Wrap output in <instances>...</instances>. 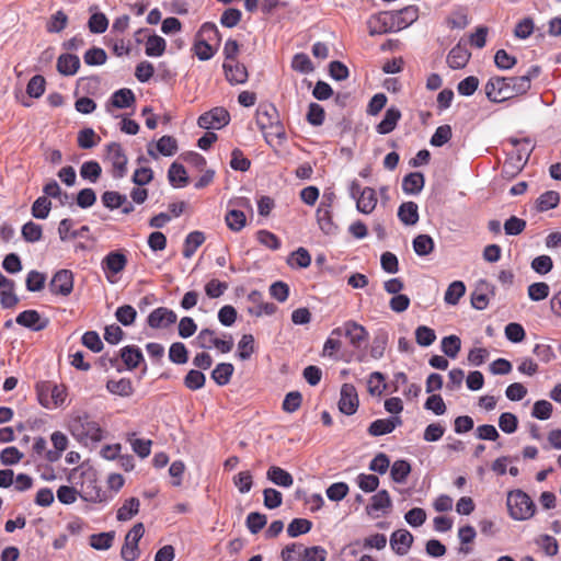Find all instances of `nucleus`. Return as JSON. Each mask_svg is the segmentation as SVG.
Instances as JSON below:
<instances>
[{
	"mask_svg": "<svg viewBox=\"0 0 561 561\" xmlns=\"http://www.w3.org/2000/svg\"><path fill=\"white\" fill-rule=\"evenodd\" d=\"M136 101L135 94L130 89L123 88L115 91L111 99L107 101L105 107L108 113L112 108H127L130 107Z\"/></svg>",
	"mask_w": 561,
	"mask_h": 561,
	"instance_id": "aec40b11",
	"label": "nucleus"
},
{
	"mask_svg": "<svg viewBox=\"0 0 561 561\" xmlns=\"http://www.w3.org/2000/svg\"><path fill=\"white\" fill-rule=\"evenodd\" d=\"M506 505L510 516L515 520H528L536 512L531 497L519 489L508 492Z\"/></svg>",
	"mask_w": 561,
	"mask_h": 561,
	"instance_id": "7ed1b4c3",
	"label": "nucleus"
},
{
	"mask_svg": "<svg viewBox=\"0 0 561 561\" xmlns=\"http://www.w3.org/2000/svg\"><path fill=\"white\" fill-rule=\"evenodd\" d=\"M140 502L137 497H130L124 502V504L117 511V519L119 522H126L131 519L139 512Z\"/></svg>",
	"mask_w": 561,
	"mask_h": 561,
	"instance_id": "37998d69",
	"label": "nucleus"
},
{
	"mask_svg": "<svg viewBox=\"0 0 561 561\" xmlns=\"http://www.w3.org/2000/svg\"><path fill=\"white\" fill-rule=\"evenodd\" d=\"M413 250L420 256L428 255L434 250V240L428 234H419L413 239Z\"/></svg>",
	"mask_w": 561,
	"mask_h": 561,
	"instance_id": "49530a36",
	"label": "nucleus"
},
{
	"mask_svg": "<svg viewBox=\"0 0 561 561\" xmlns=\"http://www.w3.org/2000/svg\"><path fill=\"white\" fill-rule=\"evenodd\" d=\"M50 440L53 443L54 449L46 451L45 460L48 462H56L61 458L62 453L68 448V437L59 431H56L51 434Z\"/></svg>",
	"mask_w": 561,
	"mask_h": 561,
	"instance_id": "5701e85b",
	"label": "nucleus"
},
{
	"mask_svg": "<svg viewBox=\"0 0 561 561\" xmlns=\"http://www.w3.org/2000/svg\"><path fill=\"white\" fill-rule=\"evenodd\" d=\"M88 27L91 33L102 34L108 27V19L102 12L93 13L88 21Z\"/></svg>",
	"mask_w": 561,
	"mask_h": 561,
	"instance_id": "4d7b16f0",
	"label": "nucleus"
},
{
	"mask_svg": "<svg viewBox=\"0 0 561 561\" xmlns=\"http://www.w3.org/2000/svg\"><path fill=\"white\" fill-rule=\"evenodd\" d=\"M51 209V202L46 196H39L32 205L31 214L36 219H46Z\"/></svg>",
	"mask_w": 561,
	"mask_h": 561,
	"instance_id": "603ef678",
	"label": "nucleus"
},
{
	"mask_svg": "<svg viewBox=\"0 0 561 561\" xmlns=\"http://www.w3.org/2000/svg\"><path fill=\"white\" fill-rule=\"evenodd\" d=\"M367 27L371 36L397 31L392 12H380L371 15L367 21Z\"/></svg>",
	"mask_w": 561,
	"mask_h": 561,
	"instance_id": "9b49d317",
	"label": "nucleus"
},
{
	"mask_svg": "<svg viewBox=\"0 0 561 561\" xmlns=\"http://www.w3.org/2000/svg\"><path fill=\"white\" fill-rule=\"evenodd\" d=\"M359 400L356 388L352 383L341 387L339 410L345 415H353L358 409Z\"/></svg>",
	"mask_w": 561,
	"mask_h": 561,
	"instance_id": "f8f14e48",
	"label": "nucleus"
},
{
	"mask_svg": "<svg viewBox=\"0 0 561 561\" xmlns=\"http://www.w3.org/2000/svg\"><path fill=\"white\" fill-rule=\"evenodd\" d=\"M205 234L202 231L190 232L184 241L183 256L186 259L192 257L197 249L205 242Z\"/></svg>",
	"mask_w": 561,
	"mask_h": 561,
	"instance_id": "c9c22d12",
	"label": "nucleus"
},
{
	"mask_svg": "<svg viewBox=\"0 0 561 561\" xmlns=\"http://www.w3.org/2000/svg\"><path fill=\"white\" fill-rule=\"evenodd\" d=\"M266 476L267 479L273 483L283 488H290L294 483L293 476L288 471L277 466L270 467Z\"/></svg>",
	"mask_w": 561,
	"mask_h": 561,
	"instance_id": "e433bc0d",
	"label": "nucleus"
},
{
	"mask_svg": "<svg viewBox=\"0 0 561 561\" xmlns=\"http://www.w3.org/2000/svg\"><path fill=\"white\" fill-rule=\"evenodd\" d=\"M327 556L323 547L305 548L299 543H289L280 552L283 561H325Z\"/></svg>",
	"mask_w": 561,
	"mask_h": 561,
	"instance_id": "39448f33",
	"label": "nucleus"
},
{
	"mask_svg": "<svg viewBox=\"0 0 561 561\" xmlns=\"http://www.w3.org/2000/svg\"><path fill=\"white\" fill-rule=\"evenodd\" d=\"M332 334L337 337L345 336L348 340V344L354 350L362 348L369 339L368 331L362 324L353 320L345 321L341 327L333 329Z\"/></svg>",
	"mask_w": 561,
	"mask_h": 561,
	"instance_id": "0eeeda50",
	"label": "nucleus"
},
{
	"mask_svg": "<svg viewBox=\"0 0 561 561\" xmlns=\"http://www.w3.org/2000/svg\"><path fill=\"white\" fill-rule=\"evenodd\" d=\"M83 60L88 66H102L107 60V55L103 48L92 47L83 55Z\"/></svg>",
	"mask_w": 561,
	"mask_h": 561,
	"instance_id": "13d9d810",
	"label": "nucleus"
},
{
	"mask_svg": "<svg viewBox=\"0 0 561 561\" xmlns=\"http://www.w3.org/2000/svg\"><path fill=\"white\" fill-rule=\"evenodd\" d=\"M145 534L142 523L135 524L125 536V542L121 550V556L125 561H135L139 558L140 551L138 542Z\"/></svg>",
	"mask_w": 561,
	"mask_h": 561,
	"instance_id": "6e6552de",
	"label": "nucleus"
},
{
	"mask_svg": "<svg viewBox=\"0 0 561 561\" xmlns=\"http://www.w3.org/2000/svg\"><path fill=\"white\" fill-rule=\"evenodd\" d=\"M121 358L128 369H135L144 360L140 348L136 345H127L121 350Z\"/></svg>",
	"mask_w": 561,
	"mask_h": 561,
	"instance_id": "473e14b6",
	"label": "nucleus"
},
{
	"mask_svg": "<svg viewBox=\"0 0 561 561\" xmlns=\"http://www.w3.org/2000/svg\"><path fill=\"white\" fill-rule=\"evenodd\" d=\"M127 265V257L124 253L118 251L110 252L102 260V268L106 275V278L113 283L111 275H116L125 270Z\"/></svg>",
	"mask_w": 561,
	"mask_h": 561,
	"instance_id": "dca6fc26",
	"label": "nucleus"
},
{
	"mask_svg": "<svg viewBox=\"0 0 561 561\" xmlns=\"http://www.w3.org/2000/svg\"><path fill=\"white\" fill-rule=\"evenodd\" d=\"M15 322L19 325L35 332L45 330L49 324V320L47 318H43L41 313L34 309L20 312L15 318Z\"/></svg>",
	"mask_w": 561,
	"mask_h": 561,
	"instance_id": "4468645a",
	"label": "nucleus"
},
{
	"mask_svg": "<svg viewBox=\"0 0 561 561\" xmlns=\"http://www.w3.org/2000/svg\"><path fill=\"white\" fill-rule=\"evenodd\" d=\"M329 204L320 203L316 217L320 229L325 234H332L336 231V226L332 218V210L328 208Z\"/></svg>",
	"mask_w": 561,
	"mask_h": 561,
	"instance_id": "393cba45",
	"label": "nucleus"
},
{
	"mask_svg": "<svg viewBox=\"0 0 561 561\" xmlns=\"http://www.w3.org/2000/svg\"><path fill=\"white\" fill-rule=\"evenodd\" d=\"M367 389L371 396H380L386 389L385 376L379 371L369 375Z\"/></svg>",
	"mask_w": 561,
	"mask_h": 561,
	"instance_id": "680f3d73",
	"label": "nucleus"
},
{
	"mask_svg": "<svg viewBox=\"0 0 561 561\" xmlns=\"http://www.w3.org/2000/svg\"><path fill=\"white\" fill-rule=\"evenodd\" d=\"M225 220L228 228L236 232L242 230L247 224V217L244 213L237 209L229 210L225 217Z\"/></svg>",
	"mask_w": 561,
	"mask_h": 561,
	"instance_id": "5fc2aeb1",
	"label": "nucleus"
},
{
	"mask_svg": "<svg viewBox=\"0 0 561 561\" xmlns=\"http://www.w3.org/2000/svg\"><path fill=\"white\" fill-rule=\"evenodd\" d=\"M425 184L424 175L421 172H412L407 174L402 180V190L405 194H419Z\"/></svg>",
	"mask_w": 561,
	"mask_h": 561,
	"instance_id": "7c9ffc66",
	"label": "nucleus"
},
{
	"mask_svg": "<svg viewBox=\"0 0 561 561\" xmlns=\"http://www.w3.org/2000/svg\"><path fill=\"white\" fill-rule=\"evenodd\" d=\"M205 382L206 376L198 369L188 370L183 379L184 386L192 391L202 389L205 386Z\"/></svg>",
	"mask_w": 561,
	"mask_h": 561,
	"instance_id": "09e8293b",
	"label": "nucleus"
},
{
	"mask_svg": "<svg viewBox=\"0 0 561 561\" xmlns=\"http://www.w3.org/2000/svg\"><path fill=\"white\" fill-rule=\"evenodd\" d=\"M222 68L225 77L230 84H243L248 81V69L239 60L224 61Z\"/></svg>",
	"mask_w": 561,
	"mask_h": 561,
	"instance_id": "f3484780",
	"label": "nucleus"
},
{
	"mask_svg": "<svg viewBox=\"0 0 561 561\" xmlns=\"http://www.w3.org/2000/svg\"><path fill=\"white\" fill-rule=\"evenodd\" d=\"M49 289L54 295L69 296L73 289V274L69 270L56 272L49 283Z\"/></svg>",
	"mask_w": 561,
	"mask_h": 561,
	"instance_id": "ddd939ff",
	"label": "nucleus"
},
{
	"mask_svg": "<svg viewBox=\"0 0 561 561\" xmlns=\"http://www.w3.org/2000/svg\"><path fill=\"white\" fill-rule=\"evenodd\" d=\"M560 195L556 191H547L537 199V208L539 211H547L558 206Z\"/></svg>",
	"mask_w": 561,
	"mask_h": 561,
	"instance_id": "864d4df0",
	"label": "nucleus"
},
{
	"mask_svg": "<svg viewBox=\"0 0 561 561\" xmlns=\"http://www.w3.org/2000/svg\"><path fill=\"white\" fill-rule=\"evenodd\" d=\"M466 293V286L461 280H455L447 287L444 296L446 304L455 306Z\"/></svg>",
	"mask_w": 561,
	"mask_h": 561,
	"instance_id": "a18cd8bd",
	"label": "nucleus"
},
{
	"mask_svg": "<svg viewBox=\"0 0 561 561\" xmlns=\"http://www.w3.org/2000/svg\"><path fill=\"white\" fill-rule=\"evenodd\" d=\"M278 112L273 104H261L255 114V123L261 131L277 121Z\"/></svg>",
	"mask_w": 561,
	"mask_h": 561,
	"instance_id": "b1692460",
	"label": "nucleus"
},
{
	"mask_svg": "<svg viewBox=\"0 0 561 561\" xmlns=\"http://www.w3.org/2000/svg\"><path fill=\"white\" fill-rule=\"evenodd\" d=\"M262 134L268 145H273L275 139L278 145H282L287 138L285 127L279 118L274 121V123L263 130Z\"/></svg>",
	"mask_w": 561,
	"mask_h": 561,
	"instance_id": "4c0bfd02",
	"label": "nucleus"
},
{
	"mask_svg": "<svg viewBox=\"0 0 561 561\" xmlns=\"http://www.w3.org/2000/svg\"><path fill=\"white\" fill-rule=\"evenodd\" d=\"M550 287L545 282L533 283L528 286V297L533 301H541L549 296Z\"/></svg>",
	"mask_w": 561,
	"mask_h": 561,
	"instance_id": "774afa93",
	"label": "nucleus"
},
{
	"mask_svg": "<svg viewBox=\"0 0 561 561\" xmlns=\"http://www.w3.org/2000/svg\"><path fill=\"white\" fill-rule=\"evenodd\" d=\"M461 347V341L457 335L445 336L442 340V351L450 358H456Z\"/></svg>",
	"mask_w": 561,
	"mask_h": 561,
	"instance_id": "0e129e2a",
	"label": "nucleus"
},
{
	"mask_svg": "<svg viewBox=\"0 0 561 561\" xmlns=\"http://www.w3.org/2000/svg\"><path fill=\"white\" fill-rule=\"evenodd\" d=\"M106 159L113 167V176L123 178L127 172V157L121 144L111 142L106 146Z\"/></svg>",
	"mask_w": 561,
	"mask_h": 561,
	"instance_id": "9d476101",
	"label": "nucleus"
},
{
	"mask_svg": "<svg viewBox=\"0 0 561 561\" xmlns=\"http://www.w3.org/2000/svg\"><path fill=\"white\" fill-rule=\"evenodd\" d=\"M234 367L230 363H220L211 371V378L218 386H225L230 382Z\"/></svg>",
	"mask_w": 561,
	"mask_h": 561,
	"instance_id": "ea45409f",
	"label": "nucleus"
},
{
	"mask_svg": "<svg viewBox=\"0 0 561 561\" xmlns=\"http://www.w3.org/2000/svg\"><path fill=\"white\" fill-rule=\"evenodd\" d=\"M453 136L451 127L449 125L438 126L431 137V145L434 147H442L447 144Z\"/></svg>",
	"mask_w": 561,
	"mask_h": 561,
	"instance_id": "338daca9",
	"label": "nucleus"
},
{
	"mask_svg": "<svg viewBox=\"0 0 561 561\" xmlns=\"http://www.w3.org/2000/svg\"><path fill=\"white\" fill-rule=\"evenodd\" d=\"M21 236L25 242H39L43 239V227L39 224L30 220L22 226Z\"/></svg>",
	"mask_w": 561,
	"mask_h": 561,
	"instance_id": "a19ab883",
	"label": "nucleus"
},
{
	"mask_svg": "<svg viewBox=\"0 0 561 561\" xmlns=\"http://www.w3.org/2000/svg\"><path fill=\"white\" fill-rule=\"evenodd\" d=\"M114 531L93 534L90 536V546L95 550H107L113 546Z\"/></svg>",
	"mask_w": 561,
	"mask_h": 561,
	"instance_id": "de8ad7c7",
	"label": "nucleus"
},
{
	"mask_svg": "<svg viewBox=\"0 0 561 561\" xmlns=\"http://www.w3.org/2000/svg\"><path fill=\"white\" fill-rule=\"evenodd\" d=\"M540 67L533 66L528 72L519 77H492L484 90L491 102L500 103L525 94L531 87V79L538 77Z\"/></svg>",
	"mask_w": 561,
	"mask_h": 561,
	"instance_id": "f257e3e1",
	"label": "nucleus"
},
{
	"mask_svg": "<svg viewBox=\"0 0 561 561\" xmlns=\"http://www.w3.org/2000/svg\"><path fill=\"white\" fill-rule=\"evenodd\" d=\"M249 299L256 304L253 307H250L248 309L249 313L255 317H261L263 314L271 316L276 311V306L272 302H262L261 300V294L259 291H252L249 295Z\"/></svg>",
	"mask_w": 561,
	"mask_h": 561,
	"instance_id": "2f4dec72",
	"label": "nucleus"
},
{
	"mask_svg": "<svg viewBox=\"0 0 561 561\" xmlns=\"http://www.w3.org/2000/svg\"><path fill=\"white\" fill-rule=\"evenodd\" d=\"M536 545L549 557L556 556L559 551L557 539L550 535H540L536 539Z\"/></svg>",
	"mask_w": 561,
	"mask_h": 561,
	"instance_id": "052dcab7",
	"label": "nucleus"
},
{
	"mask_svg": "<svg viewBox=\"0 0 561 561\" xmlns=\"http://www.w3.org/2000/svg\"><path fill=\"white\" fill-rule=\"evenodd\" d=\"M391 12L397 31H401L410 26L419 19V8L415 5H408L401 10Z\"/></svg>",
	"mask_w": 561,
	"mask_h": 561,
	"instance_id": "4be33fe9",
	"label": "nucleus"
},
{
	"mask_svg": "<svg viewBox=\"0 0 561 561\" xmlns=\"http://www.w3.org/2000/svg\"><path fill=\"white\" fill-rule=\"evenodd\" d=\"M254 353V337L252 334H243L238 343V357L247 360Z\"/></svg>",
	"mask_w": 561,
	"mask_h": 561,
	"instance_id": "e2e57ef3",
	"label": "nucleus"
},
{
	"mask_svg": "<svg viewBox=\"0 0 561 561\" xmlns=\"http://www.w3.org/2000/svg\"><path fill=\"white\" fill-rule=\"evenodd\" d=\"M14 283L0 272V301L4 308L14 307L19 299L13 293Z\"/></svg>",
	"mask_w": 561,
	"mask_h": 561,
	"instance_id": "a878e982",
	"label": "nucleus"
},
{
	"mask_svg": "<svg viewBox=\"0 0 561 561\" xmlns=\"http://www.w3.org/2000/svg\"><path fill=\"white\" fill-rule=\"evenodd\" d=\"M106 389L112 394L119 397H130L134 393V386L129 378L111 379L106 382Z\"/></svg>",
	"mask_w": 561,
	"mask_h": 561,
	"instance_id": "f704fd0d",
	"label": "nucleus"
},
{
	"mask_svg": "<svg viewBox=\"0 0 561 561\" xmlns=\"http://www.w3.org/2000/svg\"><path fill=\"white\" fill-rule=\"evenodd\" d=\"M71 435L80 443L89 444L100 442L103 438V430L87 412L73 413L68 422Z\"/></svg>",
	"mask_w": 561,
	"mask_h": 561,
	"instance_id": "f03ea898",
	"label": "nucleus"
},
{
	"mask_svg": "<svg viewBox=\"0 0 561 561\" xmlns=\"http://www.w3.org/2000/svg\"><path fill=\"white\" fill-rule=\"evenodd\" d=\"M399 219L408 226L415 225L419 221V207L414 202H405L399 206Z\"/></svg>",
	"mask_w": 561,
	"mask_h": 561,
	"instance_id": "72a5a7b5",
	"label": "nucleus"
},
{
	"mask_svg": "<svg viewBox=\"0 0 561 561\" xmlns=\"http://www.w3.org/2000/svg\"><path fill=\"white\" fill-rule=\"evenodd\" d=\"M401 118V112L399 108L392 106L386 111L383 119L376 126V130L380 135H387L391 133Z\"/></svg>",
	"mask_w": 561,
	"mask_h": 561,
	"instance_id": "c756f323",
	"label": "nucleus"
},
{
	"mask_svg": "<svg viewBox=\"0 0 561 561\" xmlns=\"http://www.w3.org/2000/svg\"><path fill=\"white\" fill-rule=\"evenodd\" d=\"M102 173V168L99 162L91 160L82 163L80 168V175L82 179L95 183Z\"/></svg>",
	"mask_w": 561,
	"mask_h": 561,
	"instance_id": "8fccbe9b",
	"label": "nucleus"
},
{
	"mask_svg": "<svg viewBox=\"0 0 561 561\" xmlns=\"http://www.w3.org/2000/svg\"><path fill=\"white\" fill-rule=\"evenodd\" d=\"M402 424V420L399 416H393L389 419H378L370 423L368 426V434L370 436H381L386 434H390L396 430V427Z\"/></svg>",
	"mask_w": 561,
	"mask_h": 561,
	"instance_id": "412c9836",
	"label": "nucleus"
},
{
	"mask_svg": "<svg viewBox=\"0 0 561 561\" xmlns=\"http://www.w3.org/2000/svg\"><path fill=\"white\" fill-rule=\"evenodd\" d=\"M229 122V112L225 107L217 106L202 114L197 119V125L204 129H220Z\"/></svg>",
	"mask_w": 561,
	"mask_h": 561,
	"instance_id": "1a4fd4ad",
	"label": "nucleus"
},
{
	"mask_svg": "<svg viewBox=\"0 0 561 561\" xmlns=\"http://www.w3.org/2000/svg\"><path fill=\"white\" fill-rule=\"evenodd\" d=\"M169 358L174 364H185L188 360V352L181 342H175L170 346Z\"/></svg>",
	"mask_w": 561,
	"mask_h": 561,
	"instance_id": "69168bd1",
	"label": "nucleus"
},
{
	"mask_svg": "<svg viewBox=\"0 0 561 561\" xmlns=\"http://www.w3.org/2000/svg\"><path fill=\"white\" fill-rule=\"evenodd\" d=\"M79 495L83 501L93 503H106L113 499L112 493L102 490L93 472L83 474Z\"/></svg>",
	"mask_w": 561,
	"mask_h": 561,
	"instance_id": "423d86ee",
	"label": "nucleus"
},
{
	"mask_svg": "<svg viewBox=\"0 0 561 561\" xmlns=\"http://www.w3.org/2000/svg\"><path fill=\"white\" fill-rule=\"evenodd\" d=\"M46 88V80L43 76L36 75L32 77L26 85V93L31 98L38 99L41 98Z\"/></svg>",
	"mask_w": 561,
	"mask_h": 561,
	"instance_id": "bf43d9fd",
	"label": "nucleus"
},
{
	"mask_svg": "<svg viewBox=\"0 0 561 561\" xmlns=\"http://www.w3.org/2000/svg\"><path fill=\"white\" fill-rule=\"evenodd\" d=\"M411 472V465L407 460H396L391 466L390 476L397 483H403Z\"/></svg>",
	"mask_w": 561,
	"mask_h": 561,
	"instance_id": "3c124183",
	"label": "nucleus"
},
{
	"mask_svg": "<svg viewBox=\"0 0 561 561\" xmlns=\"http://www.w3.org/2000/svg\"><path fill=\"white\" fill-rule=\"evenodd\" d=\"M392 507V501L387 490H380L370 497V503L366 506V513L378 517L377 513L386 514Z\"/></svg>",
	"mask_w": 561,
	"mask_h": 561,
	"instance_id": "6ab92c4d",
	"label": "nucleus"
},
{
	"mask_svg": "<svg viewBox=\"0 0 561 561\" xmlns=\"http://www.w3.org/2000/svg\"><path fill=\"white\" fill-rule=\"evenodd\" d=\"M39 403L46 409L61 407L68 397L67 387L53 381H42L36 386Z\"/></svg>",
	"mask_w": 561,
	"mask_h": 561,
	"instance_id": "20e7f679",
	"label": "nucleus"
},
{
	"mask_svg": "<svg viewBox=\"0 0 561 561\" xmlns=\"http://www.w3.org/2000/svg\"><path fill=\"white\" fill-rule=\"evenodd\" d=\"M413 541V535L407 529H398L390 536V547L399 556H405L411 549Z\"/></svg>",
	"mask_w": 561,
	"mask_h": 561,
	"instance_id": "a211bd4d",
	"label": "nucleus"
},
{
	"mask_svg": "<svg viewBox=\"0 0 561 561\" xmlns=\"http://www.w3.org/2000/svg\"><path fill=\"white\" fill-rule=\"evenodd\" d=\"M196 38L209 44L215 43L216 45H219L221 41V36L216 24L211 22H206L201 26L196 34Z\"/></svg>",
	"mask_w": 561,
	"mask_h": 561,
	"instance_id": "79ce46f5",
	"label": "nucleus"
},
{
	"mask_svg": "<svg viewBox=\"0 0 561 561\" xmlns=\"http://www.w3.org/2000/svg\"><path fill=\"white\" fill-rule=\"evenodd\" d=\"M178 316L173 310L167 307H159L149 313L147 323L152 329H164L174 324Z\"/></svg>",
	"mask_w": 561,
	"mask_h": 561,
	"instance_id": "2eb2a0df",
	"label": "nucleus"
},
{
	"mask_svg": "<svg viewBox=\"0 0 561 561\" xmlns=\"http://www.w3.org/2000/svg\"><path fill=\"white\" fill-rule=\"evenodd\" d=\"M167 43L163 37L150 35L146 42L145 53L149 57H160L164 54Z\"/></svg>",
	"mask_w": 561,
	"mask_h": 561,
	"instance_id": "c03bdc74",
	"label": "nucleus"
},
{
	"mask_svg": "<svg viewBox=\"0 0 561 561\" xmlns=\"http://www.w3.org/2000/svg\"><path fill=\"white\" fill-rule=\"evenodd\" d=\"M168 179L171 185L174 187H184L188 184L186 170L182 164L178 162H173L170 165L168 171Z\"/></svg>",
	"mask_w": 561,
	"mask_h": 561,
	"instance_id": "58836bf2",
	"label": "nucleus"
},
{
	"mask_svg": "<svg viewBox=\"0 0 561 561\" xmlns=\"http://www.w3.org/2000/svg\"><path fill=\"white\" fill-rule=\"evenodd\" d=\"M471 57V53L460 44L454 46L447 55V64L451 69L463 68Z\"/></svg>",
	"mask_w": 561,
	"mask_h": 561,
	"instance_id": "bb28decb",
	"label": "nucleus"
},
{
	"mask_svg": "<svg viewBox=\"0 0 561 561\" xmlns=\"http://www.w3.org/2000/svg\"><path fill=\"white\" fill-rule=\"evenodd\" d=\"M80 68V59L77 55L61 54L57 59V70L64 76H73Z\"/></svg>",
	"mask_w": 561,
	"mask_h": 561,
	"instance_id": "cd10ccee",
	"label": "nucleus"
},
{
	"mask_svg": "<svg viewBox=\"0 0 561 561\" xmlns=\"http://www.w3.org/2000/svg\"><path fill=\"white\" fill-rule=\"evenodd\" d=\"M377 202L376 191L371 187H364L356 202L357 210L370 214L376 208Z\"/></svg>",
	"mask_w": 561,
	"mask_h": 561,
	"instance_id": "c85d7f7f",
	"label": "nucleus"
},
{
	"mask_svg": "<svg viewBox=\"0 0 561 561\" xmlns=\"http://www.w3.org/2000/svg\"><path fill=\"white\" fill-rule=\"evenodd\" d=\"M311 527L312 523L309 519L295 518L289 523L287 527V534L289 537L295 538L300 535L309 533Z\"/></svg>",
	"mask_w": 561,
	"mask_h": 561,
	"instance_id": "6e6d98bb",
	"label": "nucleus"
}]
</instances>
